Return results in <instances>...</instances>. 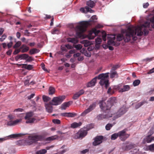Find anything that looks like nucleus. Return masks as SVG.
Wrapping results in <instances>:
<instances>
[{
    "label": "nucleus",
    "mask_w": 154,
    "mask_h": 154,
    "mask_svg": "<svg viewBox=\"0 0 154 154\" xmlns=\"http://www.w3.org/2000/svg\"><path fill=\"white\" fill-rule=\"evenodd\" d=\"M149 24L146 23L143 24L140 27L136 29L135 30L131 28H128L125 35L120 34L118 35L117 37V40L121 41L123 39L125 42H127L130 40L131 37L134 40L136 41L137 38L135 35L137 34V36H141L143 34L142 30L143 31L145 35H146L148 34L149 31L146 28L149 27Z\"/></svg>",
    "instance_id": "f257e3e1"
},
{
    "label": "nucleus",
    "mask_w": 154,
    "mask_h": 154,
    "mask_svg": "<svg viewBox=\"0 0 154 154\" xmlns=\"http://www.w3.org/2000/svg\"><path fill=\"white\" fill-rule=\"evenodd\" d=\"M117 102V100L115 97L109 98L106 104L103 100L100 102V106L101 109L105 113H109L110 112V109L113 105H115Z\"/></svg>",
    "instance_id": "f03ea898"
},
{
    "label": "nucleus",
    "mask_w": 154,
    "mask_h": 154,
    "mask_svg": "<svg viewBox=\"0 0 154 154\" xmlns=\"http://www.w3.org/2000/svg\"><path fill=\"white\" fill-rule=\"evenodd\" d=\"M88 21L81 22L75 28L76 35L79 37H81L82 33L86 31V29L89 25Z\"/></svg>",
    "instance_id": "7ed1b4c3"
},
{
    "label": "nucleus",
    "mask_w": 154,
    "mask_h": 154,
    "mask_svg": "<svg viewBox=\"0 0 154 154\" xmlns=\"http://www.w3.org/2000/svg\"><path fill=\"white\" fill-rule=\"evenodd\" d=\"M65 98V96H60L54 97L52 100L50 102V103L52 105L57 106L60 104Z\"/></svg>",
    "instance_id": "20e7f679"
},
{
    "label": "nucleus",
    "mask_w": 154,
    "mask_h": 154,
    "mask_svg": "<svg viewBox=\"0 0 154 154\" xmlns=\"http://www.w3.org/2000/svg\"><path fill=\"white\" fill-rule=\"evenodd\" d=\"M109 73H102L99 75L97 77V79H100V80L99 82V84L101 85H105L106 82L108 81L107 79L109 77Z\"/></svg>",
    "instance_id": "39448f33"
},
{
    "label": "nucleus",
    "mask_w": 154,
    "mask_h": 154,
    "mask_svg": "<svg viewBox=\"0 0 154 154\" xmlns=\"http://www.w3.org/2000/svg\"><path fill=\"white\" fill-rule=\"evenodd\" d=\"M33 115V113L32 112L26 113V115L24 118L26 120V123H33L35 121V119L32 118Z\"/></svg>",
    "instance_id": "423d86ee"
},
{
    "label": "nucleus",
    "mask_w": 154,
    "mask_h": 154,
    "mask_svg": "<svg viewBox=\"0 0 154 154\" xmlns=\"http://www.w3.org/2000/svg\"><path fill=\"white\" fill-rule=\"evenodd\" d=\"M100 32V30H97L95 28H93L89 32V33L87 35V37L89 39H93Z\"/></svg>",
    "instance_id": "0eeeda50"
},
{
    "label": "nucleus",
    "mask_w": 154,
    "mask_h": 154,
    "mask_svg": "<svg viewBox=\"0 0 154 154\" xmlns=\"http://www.w3.org/2000/svg\"><path fill=\"white\" fill-rule=\"evenodd\" d=\"M97 103L96 102L93 103L91 104L90 105L88 108L85 110L81 114L82 116H85L86 114L90 112L95 109Z\"/></svg>",
    "instance_id": "6e6552de"
},
{
    "label": "nucleus",
    "mask_w": 154,
    "mask_h": 154,
    "mask_svg": "<svg viewBox=\"0 0 154 154\" xmlns=\"http://www.w3.org/2000/svg\"><path fill=\"white\" fill-rule=\"evenodd\" d=\"M118 134L120 139L123 141L126 140L129 136V135L126 133L125 131L124 130L119 132Z\"/></svg>",
    "instance_id": "1a4fd4ad"
},
{
    "label": "nucleus",
    "mask_w": 154,
    "mask_h": 154,
    "mask_svg": "<svg viewBox=\"0 0 154 154\" xmlns=\"http://www.w3.org/2000/svg\"><path fill=\"white\" fill-rule=\"evenodd\" d=\"M103 137L102 136H98L94 138V141L93 142V145L96 146L101 143L102 142Z\"/></svg>",
    "instance_id": "9d476101"
},
{
    "label": "nucleus",
    "mask_w": 154,
    "mask_h": 154,
    "mask_svg": "<svg viewBox=\"0 0 154 154\" xmlns=\"http://www.w3.org/2000/svg\"><path fill=\"white\" fill-rule=\"evenodd\" d=\"M29 139L32 141L30 142V144L33 142H35L38 140H40L42 139V137L41 135H35L33 136H29Z\"/></svg>",
    "instance_id": "9b49d317"
},
{
    "label": "nucleus",
    "mask_w": 154,
    "mask_h": 154,
    "mask_svg": "<svg viewBox=\"0 0 154 154\" xmlns=\"http://www.w3.org/2000/svg\"><path fill=\"white\" fill-rule=\"evenodd\" d=\"M104 115L103 114H100L98 115L97 116V119L98 120H101L104 119L108 118L112 116V113Z\"/></svg>",
    "instance_id": "f8f14e48"
},
{
    "label": "nucleus",
    "mask_w": 154,
    "mask_h": 154,
    "mask_svg": "<svg viewBox=\"0 0 154 154\" xmlns=\"http://www.w3.org/2000/svg\"><path fill=\"white\" fill-rule=\"evenodd\" d=\"M87 134V131L85 130H81L77 133V138H82L85 137Z\"/></svg>",
    "instance_id": "ddd939ff"
},
{
    "label": "nucleus",
    "mask_w": 154,
    "mask_h": 154,
    "mask_svg": "<svg viewBox=\"0 0 154 154\" xmlns=\"http://www.w3.org/2000/svg\"><path fill=\"white\" fill-rule=\"evenodd\" d=\"M126 112L125 109L124 107H121L116 113L117 117H120L125 114Z\"/></svg>",
    "instance_id": "4468645a"
},
{
    "label": "nucleus",
    "mask_w": 154,
    "mask_h": 154,
    "mask_svg": "<svg viewBox=\"0 0 154 154\" xmlns=\"http://www.w3.org/2000/svg\"><path fill=\"white\" fill-rule=\"evenodd\" d=\"M97 79V77H96L88 82L87 85V87H91L95 86L96 82Z\"/></svg>",
    "instance_id": "2eb2a0df"
},
{
    "label": "nucleus",
    "mask_w": 154,
    "mask_h": 154,
    "mask_svg": "<svg viewBox=\"0 0 154 154\" xmlns=\"http://www.w3.org/2000/svg\"><path fill=\"white\" fill-rule=\"evenodd\" d=\"M60 115L62 116L73 117L77 116V114L75 113L64 112L61 113Z\"/></svg>",
    "instance_id": "dca6fc26"
},
{
    "label": "nucleus",
    "mask_w": 154,
    "mask_h": 154,
    "mask_svg": "<svg viewBox=\"0 0 154 154\" xmlns=\"http://www.w3.org/2000/svg\"><path fill=\"white\" fill-rule=\"evenodd\" d=\"M72 103V102L71 101L64 103L61 105V109H65L66 107H69Z\"/></svg>",
    "instance_id": "f3484780"
},
{
    "label": "nucleus",
    "mask_w": 154,
    "mask_h": 154,
    "mask_svg": "<svg viewBox=\"0 0 154 154\" xmlns=\"http://www.w3.org/2000/svg\"><path fill=\"white\" fill-rule=\"evenodd\" d=\"M152 141H154V137H151V135H148L144 139V142L147 143H150Z\"/></svg>",
    "instance_id": "a211bd4d"
},
{
    "label": "nucleus",
    "mask_w": 154,
    "mask_h": 154,
    "mask_svg": "<svg viewBox=\"0 0 154 154\" xmlns=\"http://www.w3.org/2000/svg\"><path fill=\"white\" fill-rule=\"evenodd\" d=\"M52 104L50 103H45V106L47 112H51L53 111V107Z\"/></svg>",
    "instance_id": "6ab92c4d"
},
{
    "label": "nucleus",
    "mask_w": 154,
    "mask_h": 154,
    "mask_svg": "<svg viewBox=\"0 0 154 154\" xmlns=\"http://www.w3.org/2000/svg\"><path fill=\"white\" fill-rule=\"evenodd\" d=\"M20 49L22 50L21 51L22 53H25L28 51L29 48L26 45H23L20 48Z\"/></svg>",
    "instance_id": "aec40b11"
},
{
    "label": "nucleus",
    "mask_w": 154,
    "mask_h": 154,
    "mask_svg": "<svg viewBox=\"0 0 154 154\" xmlns=\"http://www.w3.org/2000/svg\"><path fill=\"white\" fill-rule=\"evenodd\" d=\"M82 125V123L81 122H79L78 123L76 122H74L71 125V127L72 128H76L81 126Z\"/></svg>",
    "instance_id": "412c9836"
},
{
    "label": "nucleus",
    "mask_w": 154,
    "mask_h": 154,
    "mask_svg": "<svg viewBox=\"0 0 154 154\" xmlns=\"http://www.w3.org/2000/svg\"><path fill=\"white\" fill-rule=\"evenodd\" d=\"M26 134H23L21 133L13 134L9 135V137L11 138H16L18 137H21L25 135Z\"/></svg>",
    "instance_id": "4be33fe9"
},
{
    "label": "nucleus",
    "mask_w": 154,
    "mask_h": 154,
    "mask_svg": "<svg viewBox=\"0 0 154 154\" xmlns=\"http://www.w3.org/2000/svg\"><path fill=\"white\" fill-rule=\"evenodd\" d=\"M95 3L94 1L90 0L87 2V5L91 8H93L95 5Z\"/></svg>",
    "instance_id": "5701e85b"
},
{
    "label": "nucleus",
    "mask_w": 154,
    "mask_h": 154,
    "mask_svg": "<svg viewBox=\"0 0 154 154\" xmlns=\"http://www.w3.org/2000/svg\"><path fill=\"white\" fill-rule=\"evenodd\" d=\"M39 51V50L36 48H34L30 50L29 51V54H35L37 53Z\"/></svg>",
    "instance_id": "b1692460"
},
{
    "label": "nucleus",
    "mask_w": 154,
    "mask_h": 154,
    "mask_svg": "<svg viewBox=\"0 0 154 154\" xmlns=\"http://www.w3.org/2000/svg\"><path fill=\"white\" fill-rule=\"evenodd\" d=\"M55 89L54 88L52 87H50L48 90V93L49 95H52L54 94L55 92Z\"/></svg>",
    "instance_id": "393cba45"
},
{
    "label": "nucleus",
    "mask_w": 154,
    "mask_h": 154,
    "mask_svg": "<svg viewBox=\"0 0 154 154\" xmlns=\"http://www.w3.org/2000/svg\"><path fill=\"white\" fill-rule=\"evenodd\" d=\"M82 42L85 47H88L91 45V42L87 40H84Z\"/></svg>",
    "instance_id": "a878e982"
},
{
    "label": "nucleus",
    "mask_w": 154,
    "mask_h": 154,
    "mask_svg": "<svg viewBox=\"0 0 154 154\" xmlns=\"http://www.w3.org/2000/svg\"><path fill=\"white\" fill-rule=\"evenodd\" d=\"M145 103H147V102L146 101H143L138 103L137 104L135 105V108L136 109H137L139 108V107H141Z\"/></svg>",
    "instance_id": "bb28decb"
},
{
    "label": "nucleus",
    "mask_w": 154,
    "mask_h": 154,
    "mask_svg": "<svg viewBox=\"0 0 154 154\" xmlns=\"http://www.w3.org/2000/svg\"><path fill=\"white\" fill-rule=\"evenodd\" d=\"M130 89V87L128 85H125L123 86V88L120 90V91L123 92L125 91H128Z\"/></svg>",
    "instance_id": "cd10ccee"
},
{
    "label": "nucleus",
    "mask_w": 154,
    "mask_h": 154,
    "mask_svg": "<svg viewBox=\"0 0 154 154\" xmlns=\"http://www.w3.org/2000/svg\"><path fill=\"white\" fill-rule=\"evenodd\" d=\"M68 41L69 42H72L73 43H76L78 41L75 38H69L67 39Z\"/></svg>",
    "instance_id": "c85d7f7f"
},
{
    "label": "nucleus",
    "mask_w": 154,
    "mask_h": 154,
    "mask_svg": "<svg viewBox=\"0 0 154 154\" xmlns=\"http://www.w3.org/2000/svg\"><path fill=\"white\" fill-rule=\"evenodd\" d=\"M113 39H109L108 40L107 42V44L108 45H115V43L114 41V40L115 39V37H114L113 38Z\"/></svg>",
    "instance_id": "c756f323"
},
{
    "label": "nucleus",
    "mask_w": 154,
    "mask_h": 154,
    "mask_svg": "<svg viewBox=\"0 0 154 154\" xmlns=\"http://www.w3.org/2000/svg\"><path fill=\"white\" fill-rule=\"evenodd\" d=\"M47 151L45 149H42L37 151L36 152V154H45L46 153Z\"/></svg>",
    "instance_id": "7c9ffc66"
},
{
    "label": "nucleus",
    "mask_w": 154,
    "mask_h": 154,
    "mask_svg": "<svg viewBox=\"0 0 154 154\" xmlns=\"http://www.w3.org/2000/svg\"><path fill=\"white\" fill-rule=\"evenodd\" d=\"M51 33L53 34H58L59 33V29L54 28L51 31Z\"/></svg>",
    "instance_id": "2f4dec72"
},
{
    "label": "nucleus",
    "mask_w": 154,
    "mask_h": 154,
    "mask_svg": "<svg viewBox=\"0 0 154 154\" xmlns=\"http://www.w3.org/2000/svg\"><path fill=\"white\" fill-rule=\"evenodd\" d=\"M21 60H26L28 57V55L26 54H20Z\"/></svg>",
    "instance_id": "473e14b6"
},
{
    "label": "nucleus",
    "mask_w": 154,
    "mask_h": 154,
    "mask_svg": "<svg viewBox=\"0 0 154 154\" xmlns=\"http://www.w3.org/2000/svg\"><path fill=\"white\" fill-rule=\"evenodd\" d=\"M140 83V80H135L133 82V85L134 86H136L138 85Z\"/></svg>",
    "instance_id": "72a5a7b5"
},
{
    "label": "nucleus",
    "mask_w": 154,
    "mask_h": 154,
    "mask_svg": "<svg viewBox=\"0 0 154 154\" xmlns=\"http://www.w3.org/2000/svg\"><path fill=\"white\" fill-rule=\"evenodd\" d=\"M42 98L43 101L46 102H48L51 99V98L50 97L45 95H43V96Z\"/></svg>",
    "instance_id": "f704fd0d"
},
{
    "label": "nucleus",
    "mask_w": 154,
    "mask_h": 154,
    "mask_svg": "<svg viewBox=\"0 0 154 154\" xmlns=\"http://www.w3.org/2000/svg\"><path fill=\"white\" fill-rule=\"evenodd\" d=\"M120 66L119 64H117L115 65H113L112 68L111 69V72L116 70L117 69L119 68Z\"/></svg>",
    "instance_id": "c9c22d12"
},
{
    "label": "nucleus",
    "mask_w": 154,
    "mask_h": 154,
    "mask_svg": "<svg viewBox=\"0 0 154 154\" xmlns=\"http://www.w3.org/2000/svg\"><path fill=\"white\" fill-rule=\"evenodd\" d=\"M58 137L57 135H55L54 136H52L51 137H48L47 138V140L49 141L53 140L55 139H56Z\"/></svg>",
    "instance_id": "e433bc0d"
},
{
    "label": "nucleus",
    "mask_w": 154,
    "mask_h": 154,
    "mask_svg": "<svg viewBox=\"0 0 154 154\" xmlns=\"http://www.w3.org/2000/svg\"><path fill=\"white\" fill-rule=\"evenodd\" d=\"M113 125L112 124L110 123H108L107 124L105 128L106 130L109 131V130L113 126Z\"/></svg>",
    "instance_id": "4c0bfd02"
},
{
    "label": "nucleus",
    "mask_w": 154,
    "mask_h": 154,
    "mask_svg": "<svg viewBox=\"0 0 154 154\" xmlns=\"http://www.w3.org/2000/svg\"><path fill=\"white\" fill-rule=\"evenodd\" d=\"M118 136V133H116L112 135L111 139L112 140H115L116 139Z\"/></svg>",
    "instance_id": "58836bf2"
},
{
    "label": "nucleus",
    "mask_w": 154,
    "mask_h": 154,
    "mask_svg": "<svg viewBox=\"0 0 154 154\" xmlns=\"http://www.w3.org/2000/svg\"><path fill=\"white\" fill-rule=\"evenodd\" d=\"M102 41V39L99 37H97L95 39V42L97 45H99Z\"/></svg>",
    "instance_id": "ea45409f"
},
{
    "label": "nucleus",
    "mask_w": 154,
    "mask_h": 154,
    "mask_svg": "<svg viewBox=\"0 0 154 154\" xmlns=\"http://www.w3.org/2000/svg\"><path fill=\"white\" fill-rule=\"evenodd\" d=\"M116 75H117V72L114 71L112 72L110 74V77L111 78H113L115 77Z\"/></svg>",
    "instance_id": "a19ab883"
},
{
    "label": "nucleus",
    "mask_w": 154,
    "mask_h": 154,
    "mask_svg": "<svg viewBox=\"0 0 154 154\" xmlns=\"http://www.w3.org/2000/svg\"><path fill=\"white\" fill-rule=\"evenodd\" d=\"M21 44V42L20 41L17 42L15 44L13 48H16L19 47L20 46Z\"/></svg>",
    "instance_id": "79ce46f5"
},
{
    "label": "nucleus",
    "mask_w": 154,
    "mask_h": 154,
    "mask_svg": "<svg viewBox=\"0 0 154 154\" xmlns=\"http://www.w3.org/2000/svg\"><path fill=\"white\" fill-rule=\"evenodd\" d=\"M52 122L55 124H59L60 123V120L58 119H53Z\"/></svg>",
    "instance_id": "37998d69"
},
{
    "label": "nucleus",
    "mask_w": 154,
    "mask_h": 154,
    "mask_svg": "<svg viewBox=\"0 0 154 154\" xmlns=\"http://www.w3.org/2000/svg\"><path fill=\"white\" fill-rule=\"evenodd\" d=\"M102 38L103 41H106V32L104 31L103 32H102Z\"/></svg>",
    "instance_id": "c03bdc74"
},
{
    "label": "nucleus",
    "mask_w": 154,
    "mask_h": 154,
    "mask_svg": "<svg viewBox=\"0 0 154 154\" xmlns=\"http://www.w3.org/2000/svg\"><path fill=\"white\" fill-rule=\"evenodd\" d=\"M150 21L151 23V24L152 27L154 29V17L150 18Z\"/></svg>",
    "instance_id": "a18cd8bd"
},
{
    "label": "nucleus",
    "mask_w": 154,
    "mask_h": 154,
    "mask_svg": "<svg viewBox=\"0 0 154 154\" xmlns=\"http://www.w3.org/2000/svg\"><path fill=\"white\" fill-rule=\"evenodd\" d=\"M74 47L77 50H80L82 48V46L81 44L75 45Z\"/></svg>",
    "instance_id": "49530a36"
},
{
    "label": "nucleus",
    "mask_w": 154,
    "mask_h": 154,
    "mask_svg": "<svg viewBox=\"0 0 154 154\" xmlns=\"http://www.w3.org/2000/svg\"><path fill=\"white\" fill-rule=\"evenodd\" d=\"M7 125L8 126H14V121H10L8 122Z\"/></svg>",
    "instance_id": "de8ad7c7"
},
{
    "label": "nucleus",
    "mask_w": 154,
    "mask_h": 154,
    "mask_svg": "<svg viewBox=\"0 0 154 154\" xmlns=\"http://www.w3.org/2000/svg\"><path fill=\"white\" fill-rule=\"evenodd\" d=\"M149 148L151 151H154V143L149 145Z\"/></svg>",
    "instance_id": "09e8293b"
},
{
    "label": "nucleus",
    "mask_w": 154,
    "mask_h": 154,
    "mask_svg": "<svg viewBox=\"0 0 154 154\" xmlns=\"http://www.w3.org/2000/svg\"><path fill=\"white\" fill-rule=\"evenodd\" d=\"M80 96L76 93L74 94L73 97V99L74 100L77 99Z\"/></svg>",
    "instance_id": "8fccbe9b"
},
{
    "label": "nucleus",
    "mask_w": 154,
    "mask_h": 154,
    "mask_svg": "<svg viewBox=\"0 0 154 154\" xmlns=\"http://www.w3.org/2000/svg\"><path fill=\"white\" fill-rule=\"evenodd\" d=\"M33 68V66L31 65H27L26 69L28 70H30Z\"/></svg>",
    "instance_id": "3c124183"
},
{
    "label": "nucleus",
    "mask_w": 154,
    "mask_h": 154,
    "mask_svg": "<svg viewBox=\"0 0 154 154\" xmlns=\"http://www.w3.org/2000/svg\"><path fill=\"white\" fill-rule=\"evenodd\" d=\"M27 62H30L34 60L33 58L32 57L29 56L28 55V57L26 59Z\"/></svg>",
    "instance_id": "603ef678"
},
{
    "label": "nucleus",
    "mask_w": 154,
    "mask_h": 154,
    "mask_svg": "<svg viewBox=\"0 0 154 154\" xmlns=\"http://www.w3.org/2000/svg\"><path fill=\"white\" fill-rule=\"evenodd\" d=\"M6 37L7 36L5 34H3L2 37L0 38V41L1 42H2L5 39Z\"/></svg>",
    "instance_id": "864d4df0"
},
{
    "label": "nucleus",
    "mask_w": 154,
    "mask_h": 154,
    "mask_svg": "<svg viewBox=\"0 0 154 154\" xmlns=\"http://www.w3.org/2000/svg\"><path fill=\"white\" fill-rule=\"evenodd\" d=\"M21 121H22L21 119H17L14 121V122L15 125L17 124L19 122H21Z\"/></svg>",
    "instance_id": "5fc2aeb1"
},
{
    "label": "nucleus",
    "mask_w": 154,
    "mask_h": 154,
    "mask_svg": "<svg viewBox=\"0 0 154 154\" xmlns=\"http://www.w3.org/2000/svg\"><path fill=\"white\" fill-rule=\"evenodd\" d=\"M85 55L87 57H90L91 56V54L90 52L86 51L85 53Z\"/></svg>",
    "instance_id": "6e6d98bb"
},
{
    "label": "nucleus",
    "mask_w": 154,
    "mask_h": 154,
    "mask_svg": "<svg viewBox=\"0 0 154 154\" xmlns=\"http://www.w3.org/2000/svg\"><path fill=\"white\" fill-rule=\"evenodd\" d=\"M84 91L83 89H82L79 91V92H77V93L80 96L81 95L83 94L84 93Z\"/></svg>",
    "instance_id": "4d7b16f0"
},
{
    "label": "nucleus",
    "mask_w": 154,
    "mask_h": 154,
    "mask_svg": "<svg viewBox=\"0 0 154 154\" xmlns=\"http://www.w3.org/2000/svg\"><path fill=\"white\" fill-rule=\"evenodd\" d=\"M23 109L20 108H18V109H17L14 110V112H22L23 111Z\"/></svg>",
    "instance_id": "13d9d810"
},
{
    "label": "nucleus",
    "mask_w": 154,
    "mask_h": 154,
    "mask_svg": "<svg viewBox=\"0 0 154 154\" xmlns=\"http://www.w3.org/2000/svg\"><path fill=\"white\" fill-rule=\"evenodd\" d=\"M20 48L19 49H16L13 52V54L16 55L19 53L20 51Z\"/></svg>",
    "instance_id": "bf43d9fd"
},
{
    "label": "nucleus",
    "mask_w": 154,
    "mask_h": 154,
    "mask_svg": "<svg viewBox=\"0 0 154 154\" xmlns=\"http://www.w3.org/2000/svg\"><path fill=\"white\" fill-rule=\"evenodd\" d=\"M107 93L109 94H112L114 92L112 91V89L111 88H109L107 91Z\"/></svg>",
    "instance_id": "052dcab7"
},
{
    "label": "nucleus",
    "mask_w": 154,
    "mask_h": 154,
    "mask_svg": "<svg viewBox=\"0 0 154 154\" xmlns=\"http://www.w3.org/2000/svg\"><path fill=\"white\" fill-rule=\"evenodd\" d=\"M52 17L50 15L46 14L45 17V20H47L48 19H51Z\"/></svg>",
    "instance_id": "680f3d73"
},
{
    "label": "nucleus",
    "mask_w": 154,
    "mask_h": 154,
    "mask_svg": "<svg viewBox=\"0 0 154 154\" xmlns=\"http://www.w3.org/2000/svg\"><path fill=\"white\" fill-rule=\"evenodd\" d=\"M65 46L66 48L69 49H71L72 48V47L71 45H69V44L66 45H65Z\"/></svg>",
    "instance_id": "e2e57ef3"
},
{
    "label": "nucleus",
    "mask_w": 154,
    "mask_h": 154,
    "mask_svg": "<svg viewBox=\"0 0 154 154\" xmlns=\"http://www.w3.org/2000/svg\"><path fill=\"white\" fill-rule=\"evenodd\" d=\"M35 94H32L28 96L27 98L29 100H30L31 98H32L35 96Z\"/></svg>",
    "instance_id": "0e129e2a"
},
{
    "label": "nucleus",
    "mask_w": 154,
    "mask_h": 154,
    "mask_svg": "<svg viewBox=\"0 0 154 154\" xmlns=\"http://www.w3.org/2000/svg\"><path fill=\"white\" fill-rule=\"evenodd\" d=\"M13 45V42H10V43H8L7 45V46L8 48H9L11 47Z\"/></svg>",
    "instance_id": "69168bd1"
},
{
    "label": "nucleus",
    "mask_w": 154,
    "mask_h": 154,
    "mask_svg": "<svg viewBox=\"0 0 154 154\" xmlns=\"http://www.w3.org/2000/svg\"><path fill=\"white\" fill-rule=\"evenodd\" d=\"M81 54L80 53H77L76 54H75L73 55V57H79L80 55Z\"/></svg>",
    "instance_id": "338daca9"
},
{
    "label": "nucleus",
    "mask_w": 154,
    "mask_h": 154,
    "mask_svg": "<svg viewBox=\"0 0 154 154\" xmlns=\"http://www.w3.org/2000/svg\"><path fill=\"white\" fill-rule=\"evenodd\" d=\"M89 151V150L87 149H84L81 152L83 154H85L86 153L88 152Z\"/></svg>",
    "instance_id": "774afa93"
}]
</instances>
